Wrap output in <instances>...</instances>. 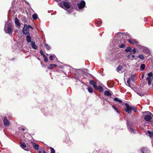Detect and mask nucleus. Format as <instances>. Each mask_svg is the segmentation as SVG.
I'll return each mask as SVG.
<instances>
[{
	"label": "nucleus",
	"mask_w": 153,
	"mask_h": 153,
	"mask_svg": "<svg viewBox=\"0 0 153 153\" xmlns=\"http://www.w3.org/2000/svg\"><path fill=\"white\" fill-rule=\"evenodd\" d=\"M4 30L5 32L9 34L11 33L12 32V28L11 24L9 22H7L6 23L5 27Z\"/></svg>",
	"instance_id": "1"
},
{
	"label": "nucleus",
	"mask_w": 153,
	"mask_h": 153,
	"mask_svg": "<svg viewBox=\"0 0 153 153\" xmlns=\"http://www.w3.org/2000/svg\"><path fill=\"white\" fill-rule=\"evenodd\" d=\"M145 114H147L145 115L144 116V119L147 121H150L153 117V115L150 112L146 111L145 112Z\"/></svg>",
	"instance_id": "2"
},
{
	"label": "nucleus",
	"mask_w": 153,
	"mask_h": 153,
	"mask_svg": "<svg viewBox=\"0 0 153 153\" xmlns=\"http://www.w3.org/2000/svg\"><path fill=\"white\" fill-rule=\"evenodd\" d=\"M125 105L126 107V108H124L125 111L129 114L131 113L132 111V106L127 103H125Z\"/></svg>",
	"instance_id": "3"
},
{
	"label": "nucleus",
	"mask_w": 153,
	"mask_h": 153,
	"mask_svg": "<svg viewBox=\"0 0 153 153\" xmlns=\"http://www.w3.org/2000/svg\"><path fill=\"white\" fill-rule=\"evenodd\" d=\"M135 75H132L131 76V78H129L127 81V83H126V84L127 86L130 87V82L131 81V78L132 79V81L133 82L135 80Z\"/></svg>",
	"instance_id": "4"
},
{
	"label": "nucleus",
	"mask_w": 153,
	"mask_h": 153,
	"mask_svg": "<svg viewBox=\"0 0 153 153\" xmlns=\"http://www.w3.org/2000/svg\"><path fill=\"white\" fill-rule=\"evenodd\" d=\"M28 30L27 25L26 24H25L22 30L23 33L25 34H27L28 33Z\"/></svg>",
	"instance_id": "5"
},
{
	"label": "nucleus",
	"mask_w": 153,
	"mask_h": 153,
	"mask_svg": "<svg viewBox=\"0 0 153 153\" xmlns=\"http://www.w3.org/2000/svg\"><path fill=\"white\" fill-rule=\"evenodd\" d=\"M85 5V2L84 1H81L79 3H78L77 5L79 9H81Z\"/></svg>",
	"instance_id": "6"
},
{
	"label": "nucleus",
	"mask_w": 153,
	"mask_h": 153,
	"mask_svg": "<svg viewBox=\"0 0 153 153\" xmlns=\"http://www.w3.org/2000/svg\"><path fill=\"white\" fill-rule=\"evenodd\" d=\"M20 145L21 147L25 150L28 151L29 150V148L27 146L24 142L21 143Z\"/></svg>",
	"instance_id": "7"
},
{
	"label": "nucleus",
	"mask_w": 153,
	"mask_h": 153,
	"mask_svg": "<svg viewBox=\"0 0 153 153\" xmlns=\"http://www.w3.org/2000/svg\"><path fill=\"white\" fill-rule=\"evenodd\" d=\"M3 123L5 126H8L9 125V121L6 117H4Z\"/></svg>",
	"instance_id": "8"
},
{
	"label": "nucleus",
	"mask_w": 153,
	"mask_h": 153,
	"mask_svg": "<svg viewBox=\"0 0 153 153\" xmlns=\"http://www.w3.org/2000/svg\"><path fill=\"white\" fill-rule=\"evenodd\" d=\"M147 75L148 76L147 77L146 80L147 81H149V80H152L151 77L153 75L152 73V72H150Z\"/></svg>",
	"instance_id": "9"
},
{
	"label": "nucleus",
	"mask_w": 153,
	"mask_h": 153,
	"mask_svg": "<svg viewBox=\"0 0 153 153\" xmlns=\"http://www.w3.org/2000/svg\"><path fill=\"white\" fill-rule=\"evenodd\" d=\"M90 83L93 86L95 89H97V83L95 82L93 80H91L90 81Z\"/></svg>",
	"instance_id": "10"
},
{
	"label": "nucleus",
	"mask_w": 153,
	"mask_h": 153,
	"mask_svg": "<svg viewBox=\"0 0 153 153\" xmlns=\"http://www.w3.org/2000/svg\"><path fill=\"white\" fill-rule=\"evenodd\" d=\"M128 42H129L132 44H134L136 45L137 44L138 42L136 41L134 39H131L128 40Z\"/></svg>",
	"instance_id": "11"
},
{
	"label": "nucleus",
	"mask_w": 153,
	"mask_h": 153,
	"mask_svg": "<svg viewBox=\"0 0 153 153\" xmlns=\"http://www.w3.org/2000/svg\"><path fill=\"white\" fill-rule=\"evenodd\" d=\"M63 6L64 7V9H68L70 8V5L67 2H64L63 3Z\"/></svg>",
	"instance_id": "12"
},
{
	"label": "nucleus",
	"mask_w": 153,
	"mask_h": 153,
	"mask_svg": "<svg viewBox=\"0 0 153 153\" xmlns=\"http://www.w3.org/2000/svg\"><path fill=\"white\" fill-rule=\"evenodd\" d=\"M116 70L119 73H122L123 72L122 66H119L117 68Z\"/></svg>",
	"instance_id": "13"
},
{
	"label": "nucleus",
	"mask_w": 153,
	"mask_h": 153,
	"mask_svg": "<svg viewBox=\"0 0 153 153\" xmlns=\"http://www.w3.org/2000/svg\"><path fill=\"white\" fill-rule=\"evenodd\" d=\"M32 144L33 147L36 150L38 149L39 146L37 144L33 142L32 143Z\"/></svg>",
	"instance_id": "14"
},
{
	"label": "nucleus",
	"mask_w": 153,
	"mask_h": 153,
	"mask_svg": "<svg viewBox=\"0 0 153 153\" xmlns=\"http://www.w3.org/2000/svg\"><path fill=\"white\" fill-rule=\"evenodd\" d=\"M31 44L32 47V48L34 49H37L38 48V47L35 44V42L33 41H32L31 42Z\"/></svg>",
	"instance_id": "15"
},
{
	"label": "nucleus",
	"mask_w": 153,
	"mask_h": 153,
	"mask_svg": "<svg viewBox=\"0 0 153 153\" xmlns=\"http://www.w3.org/2000/svg\"><path fill=\"white\" fill-rule=\"evenodd\" d=\"M15 22L16 25L18 26H20L21 24L19 22V20L17 18H15Z\"/></svg>",
	"instance_id": "16"
},
{
	"label": "nucleus",
	"mask_w": 153,
	"mask_h": 153,
	"mask_svg": "<svg viewBox=\"0 0 153 153\" xmlns=\"http://www.w3.org/2000/svg\"><path fill=\"white\" fill-rule=\"evenodd\" d=\"M142 153H148V150L146 148H143L141 149Z\"/></svg>",
	"instance_id": "17"
},
{
	"label": "nucleus",
	"mask_w": 153,
	"mask_h": 153,
	"mask_svg": "<svg viewBox=\"0 0 153 153\" xmlns=\"http://www.w3.org/2000/svg\"><path fill=\"white\" fill-rule=\"evenodd\" d=\"M26 38L27 42L29 43L31 42V38L30 35H27Z\"/></svg>",
	"instance_id": "18"
},
{
	"label": "nucleus",
	"mask_w": 153,
	"mask_h": 153,
	"mask_svg": "<svg viewBox=\"0 0 153 153\" xmlns=\"http://www.w3.org/2000/svg\"><path fill=\"white\" fill-rule=\"evenodd\" d=\"M56 58V57L54 55H51L50 56V58L51 61L54 60Z\"/></svg>",
	"instance_id": "19"
},
{
	"label": "nucleus",
	"mask_w": 153,
	"mask_h": 153,
	"mask_svg": "<svg viewBox=\"0 0 153 153\" xmlns=\"http://www.w3.org/2000/svg\"><path fill=\"white\" fill-rule=\"evenodd\" d=\"M104 94L105 95L108 96H110L111 95V93L108 91H105Z\"/></svg>",
	"instance_id": "20"
},
{
	"label": "nucleus",
	"mask_w": 153,
	"mask_h": 153,
	"mask_svg": "<svg viewBox=\"0 0 153 153\" xmlns=\"http://www.w3.org/2000/svg\"><path fill=\"white\" fill-rule=\"evenodd\" d=\"M98 89L99 91L100 92H102L103 91V89L102 87V86H99L98 87H97V89Z\"/></svg>",
	"instance_id": "21"
},
{
	"label": "nucleus",
	"mask_w": 153,
	"mask_h": 153,
	"mask_svg": "<svg viewBox=\"0 0 153 153\" xmlns=\"http://www.w3.org/2000/svg\"><path fill=\"white\" fill-rule=\"evenodd\" d=\"M32 18L35 20L37 19L38 18L37 15L36 13L33 14L32 15Z\"/></svg>",
	"instance_id": "22"
},
{
	"label": "nucleus",
	"mask_w": 153,
	"mask_h": 153,
	"mask_svg": "<svg viewBox=\"0 0 153 153\" xmlns=\"http://www.w3.org/2000/svg\"><path fill=\"white\" fill-rule=\"evenodd\" d=\"M145 67V65L144 64H142L140 67V69L141 70H143Z\"/></svg>",
	"instance_id": "23"
},
{
	"label": "nucleus",
	"mask_w": 153,
	"mask_h": 153,
	"mask_svg": "<svg viewBox=\"0 0 153 153\" xmlns=\"http://www.w3.org/2000/svg\"><path fill=\"white\" fill-rule=\"evenodd\" d=\"M125 51L126 52H131L132 51V49L131 48H128L125 50Z\"/></svg>",
	"instance_id": "24"
},
{
	"label": "nucleus",
	"mask_w": 153,
	"mask_h": 153,
	"mask_svg": "<svg viewBox=\"0 0 153 153\" xmlns=\"http://www.w3.org/2000/svg\"><path fill=\"white\" fill-rule=\"evenodd\" d=\"M114 100L115 101L118 102L120 103H121L122 101L120 99L117 98H115L114 99Z\"/></svg>",
	"instance_id": "25"
},
{
	"label": "nucleus",
	"mask_w": 153,
	"mask_h": 153,
	"mask_svg": "<svg viewBox=\"0 0 153 153\" xmlns=\"http://www.w3.org/2000/svg\"><path fill=\"white\" fill-rule=\"evenodd\" d=\"M147 132L149 134L150 137H153V132H152L149 131H148Z\"/></svg>",
	"instance_id": "26"
},
{
	"label": "nucleus",
	"mask_w": 153,
	"mask_h": 153,
	"mask_svg": "<svg viewBox=\"0 0 153 153\" xmlns=\"http://www.w3.org/2000/svg\"><path fill=\"white\" fill-rule=\"evenodd\" d=\"M101 21H96V25H97L98 26H100L101 25Z\"/></svg>",
	"instance_id": "27"
},
{
	"label": "nucleus",
	"mask_w": 153,
	"mask_h": 153,
	"mask_svg": "<svg viewBox=\"0 0 153 153\" xmlns=\"http://www.w3.org/2000/svg\"><path fill=\"white\" fill-rule=\"evenodd\" d=\"M43 57L44 58V61L46 62H47L48 60V58L45 55H44Z\"/></svg>",
	"instance_id": "28"
},
{
	"label": "nucleus",
	"mask_w": 153,
	"mask_h": 153,
	"mask_svg": "<svg viewBox=\"0 0 153 153\" xmlns=\"http://www.w3.org/2000/svg\"><path fill=\"white\" fill-rule=\"evenodd\" d=\"M138 57L141 59L143 60L144 59V57L143 55V54H140V55Z\"/></svg>",
	"instance_id": "29"
},
{
	"label": "nucleus",
	"mask_w": 153,
	"mask_h": 153,
	"mask_svg": "<svg viewBox=\"0 0 153 153\" xmlns=\"http://www.w3.org/2000/svg\"><path fill=\"white\" fill-rule=\"evenodd\" d=\"M57 66V65H56L52 64H51L50 65L49 67H48V68L49 69H51V68H50L51 67V66H53V67H56Z\"/></svg>",
	"instance_id": "30"
},
{
	"label": "nucleus",
	"mask_w": 153,
	"mask_h": 153,
	"mask_svg": "<svg viewBox=\"0 0 153 153\" xmlns=\"http://www.w3.org/2000/svg\"><path fill=\"white\" fill-rule=\"evenodd\" d=\"M88 91L90 93H92L93 92V89L92 88L89 87L88 88Z\"/></svg>",
	"instance_id": "31"
},
{
	"label": "nucleus",
	"mask_w": 153,
	"mask_h": 153,
	"mask_svg": "<svg viewBox=\"0 0 153 153\" xmlns=\"http://www.w3.org/2000/svg\"><path fill=\"white\" fill-rule=\"evenodd\" d=\"M45 46L46 48V49L48 50H49V49H50V47L47 44H45Z\"/></svg>",
	"instance_id": "32"
},
{
	"label": "nucleus",
	"mask_w": 153,
	"mask_h": 153,
	"mask_svg": "<svg viewBox=\"0 0 153 153\" xmlns=\"http://www.w3.org/2000/svg\"><path fill=\"white\" fill-rule=\"evenodd\" d=\"M51 152L50 153H55V151L54 149L52 147H51L50 148Z\"/></svg>",
	"instance_id": "33"
},
{
	"label": "nucleus",
	"mask_w": 153,
	"mask_h": 153,
	"mask_svg": "<svg viewBox=\"0 0 153 153\" xmlns=\"http://www.w3.org/2000/svg\"><path fill=\"white\" fill-rule=\"evenodd\" d=\"M132 110L134 112H136L137 111L136 108L134 106H132Z\"/></svg>",
	"instance_id": "34"
},
{
	"label": "nucleus",
	"mask_w": 153,
	"mask_h": 153,
	"mask_svg": "<svg viewBox=\"0 0 153 153\" xmlns=\"http://www.w3.org/2000/svg\"><path fill=\"white\" fill-rule=\"evenodd\" d=\"M112 107H113V108L114 109V110L116 111L117 113H119V112L117 110V107H116L114 106H113Z\"/></svg>",
	"instance_id": "35"
},
{
	"label": "nucleus",
	"mask_w": 153,
	"mask_h": 153,
	"mask_svg": "<svg viewBox=\"0 0 153 153\" xmlns=\"http://www.w3.org/2000/svg\"><path fill=\"white\" fill-rule=\"evenodd\" d=\"M137 93L140 96H142L143 95V93L140 92H137Z\"/></svg>",
	"instance_id": "36"
},
{
	"label": "nucleus",
	"mask_w": 153,
	"mask_h": 153,
	"mask_svg": "<svg viewBox=\"0 0 153 153\" xmlns=\"http://www.w3.org/2000/svg\"><path fill=\"white\" fill-rule=\"evenodd\" d=\"M125 45L124 44H122L120 46V48H123L125 46Z\"/></svg>",
	"instance_id": "37"
},
{
	"label": "nucleus",
	"mask_w": 153,
	"mask_h": 153,
	"mask_svg": "<svg viewBox=\"0 0 153 153\" xmlns=\"http://www.w3.org/2000/svg\"><path fill=\"white\" fill-rule=\"evenodd\" d=\"M131 52H132V53L134 54H135L136 52V49L135 48L133 49L132 50Z\"/></svg>",
	"instance_id": "38"
},
{
	"label": "nucleus",
	"mask_w": 153,
	"mask_h": 153,
	"mask_svg": "<svg viewBox=\"0 0 153 153\" xmlns=\"http://www.w3.org/2000/svg\"><path fill=\"white\" fill-rule=\"evenodd\" d=\"M129 131L131 132H134V130L132 128H131L129 129Z\"/></svg>",
	"instance_id": "39"
},
{
	"label": "nucleus",
	"mask_w": 153,
	"mask_h": 153,
	"mask_svg": "<svg viewBox=\"0 0 153 153\" xmlns=\"http://www.w3.org/2000/svg\"><path fill=\"white\" fill-rule=\"evenodd\" d=\"M152 80H149V81H148V84L149 85H151V82H152Z\"/></svg>",
	"instance_id": "40"
},
{
	"label": "nucleus",
	"mask_w": 153,
	"mask_h": 153,
	"mask_svg": "<svg viewBox=\"0 0 153 153\" xmlns=\"http://www.w3.org/2000/svg\"><path fill=\"white\" fill-rule=\"evenodd\" d=\"M40 53L43 56L44 55H45L44 54L43 51L41 50L40 51Z\"/></svg>",
	"instance_id": "41"
},
{
	"label": "nucleus",
	"mask_w": 153,
	"mask_h": 153,
	"mask_svg": "<svg viewBox=\"0 0 153 153\" xmlns=\"http://www.w3.org/2000/svg\"><path fill=\"white\" fill-rule=\"evenodd\" d=\"M27 27H28V29L29 28H31V29H33V27L31 26H30V25H28V26H27Z\"/></svg>",
	"instance_id": "42"
},
{
	"label": "nucleus",
	"mask_w": 153,
	"mask_h": 153,
	"mask_svg": "<svg viewBox=\"0 0 153 153\" xmlns=\"http://www.w3.org/2000/svg\"><path fill=\"white\" fill-rule=\"evenodd\" d=\"M127 57L128 59H131V55H129L127 56Z\"/></svg>",
	"instance_id": "43"
},
{
	"label": "nucleus",
	"mask_w": 153,
	"mask_h": 153,
	"mask_svg": "<svg viewBox=\"0 0 153 153\" xmlns=\"http://www.w3.org/2000/svg\"><path fill=\"white\" fill-rule=\"evenodd\" d=\"M134 57H135L134 56V55H133L132 56V59H133V58H134Z\"/></svg>",
	"instance_id": "44"
},
{
	"label": "nucleus",
	"mask_w": 153,
	"mask_h": 153,
	"mask_svg": "<svg viewBox=\"0 0 153 153\" xmlns=\"http://www.w3.org/2000/svg\"><path fill=\"white\" fill-rule=\"evenodd\" d=\"M144 77V74H143L142 76V78H143Z\"/></svg>",
	"instance_id": "45"
},
{
	"label": "nucleus",
	"mask_w": 153,
	"mask_h": 153,
	"mask_svg": "<svg viewBox=\"0 0 153 153\" xmlns=\"http://www.w3.org/2000/svg\"><path fill=\"white\" fill-rule=\"evenodd\" d=\"M43 153H46L45 151H43Z\"/></svg>",
	"instance_id": "46"
},
{
	"label": "nucleus",
	"mask_w": 153,
	"mask_h": 153,
	"mask_svg": "<svg viewBox=\"0 0 153 153\" xmlns=\"http://www.w3.org/2000/svg\"><path fill=\"white\" fill-rule=\"evenodd\" d=\"M39 153H41L42 152L41 151H39Z\"/></svg>",
	"instance_id": "47"
},
{
	"label": "nucleus",
	"mask_w": 153,
	"mask_h": 153,
	"mask_svg": "<svg viewBox=\"0 0 153 153\" xmlns=\"http://www.w3.org/2000/svg\"><path fill=\"white\" fill-rule=\"evenodd\" d=\"M22 130L23 131H24V130H25V129H24V128H22Z\"/></svg>",
	"instance_id": "48"
},
{
	"label": "nucleus",
	"mask_w": 153,
	"mask_h": 153,
	"mask_svg": "<svg viewBox=\"0 0 153 153\" xmlns=\"http://www.w3.org/2000/svg\"><path fill=\"white\" fill-rule=\"evenodd\" d=\"M152 78L153 79V76H152Z\"/></svg>",
	"instance_id": "49"
},
{
	"label": "nucleus",
	"mask_w": 153,
	"mask_h": 153,
	"mask_svg": "<svg viewBox=\"0 0 153 153\" xmlns=\"http://www.w3.org/2000/svg\"><path fill=\"white\" fill-rule=\"evenodd\" d=\"M152 87H153V85H152Z\"/></svg>",
	"instance_id": "50"
}]
</instances>
